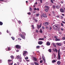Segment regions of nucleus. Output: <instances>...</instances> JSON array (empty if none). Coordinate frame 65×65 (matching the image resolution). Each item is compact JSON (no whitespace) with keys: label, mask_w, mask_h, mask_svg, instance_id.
Masks as SVG:
<instances>
[{"label":"nucleus","mask_w":65,"mask_h":65,"mask_svg":"<svg viewBox=\"0 0 65 65\" xmlns=\"http://www.w3.org/2000/svg\"><path fill=\"white\" fill-rule=\"evenodd\" d=\"M42 60H41L40 61V63H42Z\"/></svg>","instance_id":"nucleus-50"},{"label":"nucleus","mask_w":65,"mask_h":65,"mask_svg":"<svg viewBox=\"0 0 65 65\" xmlns=\"http://www.w3.org/2000/svg\"><path fill=\"white\" fill-rule=\"evenodd\" d=\"M59 7H60V6H56V8H57V9H59Z\"/></svg>","instance_id":"nucleus-26"},{"label":"nucleus","mask_w":65,"mask_h":65,"mask_svg":"<svg viewBox=\"0 0 65 65\" xmlns=\"http://www.w3.org/2000/svg\"><path fill=\"white\" fill-rule=\"evenodd\" d=\"M10 57L13 60V59H14V56H13V55H11V56Z\"/></svg>","instance_id":"nucleus-16"},{"label":"nucleus","mask_w":65,"mask_h":65,"mask_svg":"<svg viewBox=\"0 0 65 65\" xmlns=\"http://www.w3.org/2000/svg\"><path fill=\"white\" fill-rule=\"evenodd\" d=\"M48 23L47 22H45V23H43V25L44 26H47V25H48Z\"/></svg>","instance_id":"nucleus-8"},{"label":"nucleus","mask_w":65,"mask_h":65,"mask_svg":"<svg viewBox=\"0 0 65 65\" xmlns=\"http://www.w3.org/2000/svg\"><path fill=\"white\" fill-rule=\"evenodd\" d=\"M48 51L49 52V53H51L52 52V49H49L48 50Z\"/></svg>","instance_id":"nucleus-20"},{"label":"nucleus","mask_w":65,"mask_h":65,"mask_svg":"<svg viewBox=\"0 0 65 65\" xmlns=\"http://www.w3.org/2000/svg\"><path fill=\"white\" fill-rule=\"evenodd\" d=\"M52 62L53 63H54L55 62H56V61L55 60H52Z\"/></svg>","instance_id":"nucleus-24"},{"label":"nucleus","mask_w":65,"mask_h":65,"mask_svg":"<svg viewBox=\"0 0 65 65\" xmlns=\"http://www.w3.org/2000/svg\"><path fill=\"white\" fill-rule=\"evenodd\" d=\"M8 62H9V63L10 62H11V61H12V60H10V59H9L8 60Z\"/></svg>","instance_id":"nucleus-15"},{"label":"nucleus","mask_w":65,"mask_h":65,"mask_svg":"<svg viewBox=\"0 0 65 65\" xmlns=\"http://www.w3.org/2000/svg\"><path fill=\"white\" fill-rule=\"evenodd\" d=\"M19 35L21 37L23 35H22V34H19Z\"/></svg>","instance_id":"nucleus-51"},{"label":"nucleus","mask_w":65,"mask_h":65,"mask_svg":"<svg viewBox=\"0 0 65 65\" xmlns=\"http://www.w3.org/2000/svg\"><path fill=\"white\" fill-rule=\"evenodd\" d=\"M2 25H3V23L1 22L0 21V25H1V26H2Z\"/></svg>","instance_id":"nucleus-23"},{"label":"nucleus","mask_w":65,"mask_h":65,"mask_svg":"<svg viewBox=\"0 0 65 65\" xmlns=\"http://www.w3.org/2000/svg\"><path fill=\"white\" fill-rule=\"evenodd\" d=\"M27 13L28 14V15H31V14L30 12L29 13Z\"/></svg>","instance_id":"nucleus-35"},{"label":"nucleus","mask_w":65,"mask_h":65,"mask_svg":"<svg viewBox=\"0 0 65 65\" xmlns=\"http://www.w3.org/2000/svg\"><path fill=\"white\" fill-rule=\"evenodd\" d=\"M57 29L58 31H60V28H57Z\"/></svg>","instance_id":"nucleus-53"},{"label":"nucleus","mask_w":65,"mask_h":65,"mask_svg":"<svg viewBox=\"0 0 65 65\" xmlns=\"http://www.w3.org/2000/svg\"><path fill=\"white\" fill-rule=\"evenodd\" d=\"M38 32L39 31L37 30V29L36 30V33H38Z\"/></svg>","instance_id":"nucleus-42"},{"label":"nucleus","mask_w":65,"mask_h":65,"mask_svg":"<svg viewBox=\"0 0 65 65\" xmlns=\"http://www.w3.org/2000/svg\"><path fill=\"white\" fill-rule=\"evenodd\" d=\"M33 60L34 61H37V59L36 58L34 57Z\"/></svg>","instance_id":"nucleus-11"},{"label":"nucleus","mask_w":65,"mask_h":65,"mask_svg":"<svg viewBox=\"0 0 65 65\" xmlns=\"http://www.w3.org/2000/svg\"><path fill=\"white\" fill-rule=\"evenodd\" d=\"M61 25L62 26H63V24L62 23H61Z\"/></svg>","instance_id":"nucleus-48"},{"label":"nucleus","mask_w":65,"mask_h":65,"mask_svg":"<svg viewBox=\"0 0 65 65\" xmlns=\"http://www.w3.org/2000/svg\"><path fill=\"white\" fill-rule=\"evenodd\" d=\"M39 40H44V39L40 38L39 39Z\"/></svg>","instance_id":"nucleus-19"},{"label":"nucleus","mask_w":65,"mask_h":65,"mask_svg":"<svg viewBox=\"0 0 65 65\" xmlns=\"http://www.w3.org/2000/svg\"><path fill=\"white\" fill-rule=\"evenodd\" d=\"M40 0V2L41 3H42V0Z\"/></svg>","instance_id":"nucleus-54"},{"label":"nucleus","mask_w":65,"mask_h":65,"mask_svg":"<svg viewBox=\"0 0 65 65\" xmlns=\"http://www.w3.org/2000/svg\"><path fill=\"white\" fill-rule=\"evenodd\" d=\"M55 51L56 53H57L58 52V50H57L56 48H55Z\"/></svg>","instance_id":"nucleus-28"},{"label":"nucleus","mask_w":65,"mask_h":65,"mask_svg":"<svg viewBox=\"0 0 65 65\" xmlns=\"http://www.w3.org/2000/svg\"><path fill=\"white\" fill-rule=\"evenodd\" d=\"M56 44L57 45H58V46H61V44L60 43H56Z\"/></svg>","instance_id":"nucleus-10"},{"label":"nucleus","mask_w":65,"mask_h":65,"mask_svg":"<svg viewBox=\"0 0 65 65\" xmlns=\"http://www.w3.org/2000/svg\"><path fill=\"white\" fill-rule=\"evenodd\" d=\"M46 29H48V28L47 27H45Z\"/></svg>","instance_id":"nucleus-47"},{"label":"nucleus","mask_w":65,"mask_h":65,"mask_svg":"<svg viewBox=\"0 0 65 65\" xmlns=\"http://www.w3.org/2000/svg\"><path fill=\"white\" fill-rule=\"evenodd\" d=\"M25 60H27V59H28V57H26L25 58Z\"/></svg>","instance_id":"nucleus-40"},{"label":"nucleus","mask_w":65,"mask_h":65,"mask_svg":"<svg viewBox=\"0 0 65 65\" xmlns=\"http://www.w3.org/2000/svg\"><path fill=\"white\" fill-rule=\"evenodd\" d=\"M45 8H46L45 9V11L46 12H47L48 10H49V7L47 6H45Z\"/></svg>","instance_id":"nucleus-1"},{"label":"nucleus","mask_w":65,"mask_h":65,"mask_svg":"<svg viewBox=\"0 0 65 65\" xmlns=\"http://www.w3.org/2000/svg\"><path fill=\"white\" fill-rule=\"evenodd\" d=\"M16 52H19V50H16Z\"/></svg>","instance_id":"nucleus-63"},{"label":"nucleus","mask_w":65,"mask_h":65,"mask_svg":"<svg viewBox=\"0 0 65 65\" xmlns=\"http://www.w3.org/2000/svg\"><path fill=\"white\" fill-rule=\"evenodd\" d=\"M40 32L41 33H42V30L41 29H40Z\"/></svg>","instance_id":"nucleus-22"},{"label":"nucleus","mask_w":65,"mask_h":65,"mask_svg":"<svg viewBox=\"0 0 65 65\" xmlns=\"http://www.w3.org/2000/svg\"><path fill=\"white\" fill-rule=\"evenodd\" d=\"M60 12H61L63 13L64 12V10H63V9L62 8H60Z\"/></svg>","instance_id":"nucleus-7"},{"label":"nucleus","mask_w":65,"mask_h":65,"mask_svg":"<svg viewBox=\"0 0 65 65\" xmlns=\"http://www.w3.org/2000/svg\"><path fill=\"white\" fill-rule=\"evenodd\" d=\"M17 58L18 59H21V56L19 55L17 56Z\"/></svg>","instance_id":"nucleus-9"},{"label":"nucleus","mask_w":65,"mask_h":65,"mask_svg":"<svg viewBox=\"0 0 65 65\" xmlns=\"http://www.w3.org/2000/svg\"><path fill=\"white\" fill-rule=\"evenodd\" d=\"M31 65H34V63H31Z\"/></svg>","instance_id":"nucleus-62"},{"label":"nucleus","mask_w":65,"mask_h":65,"mask_svg":"<svg viewBox=\"0 0 65 65\" xmlns=\"http://www.w3.org/2000/svg\"><path fill=\"white\" fill-rule=\"evenodd\" d=\"M34 10H37V8H35L34 9Z\"/></svg>","instance_id":"nucleus-52"},{"label":"nucleus","mask_w":65,"mask_h":65,"mask_svg":"<svg viewBox=\"0 0 65 65\" xmlns=\"http://www.w3.org/2000/svg\"><path fill=\"white\" fill-rule=\"evenodd\" d=\"M42 43H43V42H42L41 41H39L38 42V44H39L41 45L42 44Z\"/></svg>","instance_id":"nucleus-6"},{"label":"nucleus","mask_w":65,"mask_h":65,"mask_svg":"<svg viewBox=\"0 0 65 65\" xmlns=\"http://www.w3.org/2000/svg\"><path fill=\"white\" fill-rule=\"evenodd\" d=\"M37 27L38 29H39V25H37Z\"/></svg>","instance_id":"nucleus-32"},{"label":"nucleus","mask_w":65,"mask_h":65,"mask_svg":"<svg viewBox=\"0 0 65 65\" xmlns=\"http://www.w3.org/2000/svg\"><path fill=\"white\" fill-rule=\"evenodd\" d=\"M51 2L52 3L54 4V2H53V0H51Z\"/></svg>","instance_id":"nucleus-34"},{"label":"nucleus","mask_w":65,"mask_h":65,"mask_svg":"<svg viewBox=\"0 0 65 65\" xmlns=\"http://www.w3.org/2000/svg\"><path fill=\"white\" fill-rule=\"evenodd\" d=\"M35 6H36V5L34 4V5L33 6V7H35Z\"/></svg>","instance_id":"nucleus-64"},{"label":"nucleus","mask_w":65,"mask_h":65,"mask_svg":"<svg viewBox=\"0 0 65 65\" xmlns=\"http://www.w3.org/2000/svg\"><path fill=\"white\" fill-rule=\"evenodd\" d=\"M62 39L63 40H65V37H63L62 38Z\"/></svg>","instance_id":"nucleus-38"},{"label":"nucleus","mask_w":65,"mask_h":65,"mask_svg":"<svg viewBox=\"0 0 65 65\" xmlns=\"http://www.w3.org/2000/svg\"><path fill=\"white\" fill-rule=\"evenodd\" d=\"M60 61H58L57 62V63L58 65H60Z\"/></svg>","instance_id":"nucleus-21"},{"label":"nucleus","mask_w":65,"mask_h":65,"mask_svg":"<svg viewBox=\"0 0 65 65\" xmlns=\"http://www.w3.org/2000/svg\"><path fill=\"white\" fill-rule=\"evenodd\" d=\"M34 4H35V5H36V4H37V2L35 3Z\"/></svg>","instance_id":"nucleus-56"},{"label":"nucleus","mask_w":65,"mask_h":65,"mask_svg":"<svg viewBox=\"0 0 65 65\" xmlns=\"http://www.w3.org/2000/svg\"><path fill=\"white\" fill-rule=\"evenodd\" d=\"M52 13H53V14L54 15H55V13H54V11H52Z\"/></svg>","instance_id":"nucleus-45"},{"label":"nucleus","mask_w":65,"mask_h":65,"mask_svg":"<svg viewBox=\"0 0 65 65\" xmlns=\"http://www.w3.org/2000/svg\"><path fill=\"white\" fill-rule=\"evenodd\" d=\"M55 40L56 41H60V39H57V38H55Z\"/></svg>","instance_id":"nucleus-13"},{"label":"nucleus","mask_w":65,"mask_h":65,"mask_svg":"<svg viewBox=\"0 0 65 65\" xmlns=\"http://www.w3.org/2000/svg\"><path fill=\"white\" fill-rule=\"evenodd\" d=\"M61 19H63V16H61Z\"/></svg>","instance_id":"nucleus-59"},{"label":"nucleus","mask_w":65,"mask_h":65,"mask_svg":"<svg viewBox=\"0 0 65 65\" xmlns=\"http://www.w3.org/2000/svg\"><path fill=\"white\" fill-rule=\"evenodd\" d=\"M11 38H12V39H13V40H14V39H15L14 38V37H11Z\"/></svg>","instance_id":"nucleus-37"},{"label":"nucleus","mask_w":65,"mask_h":65,"mask_svg":"<svg viewBox=\"0 0 65 65\" xmlns=\"http://www.w3.org/2000/svg\"><path fill=\"white\" fill-rule=\"evenodd\" d=\"M40 47V46H36V48H39Z\"/></svg>","instance_id":"nucleus-39"},{"label":"nucleus","mask_w":65,"mask_h":65,"mask_svg":"<svg viewBox=\"0 0 65 65\" xmlns=\"http://www.w3.org/2000/svg\"><path fill=\"white\" fill-rule=\"evenodd\" d=\"M21 37L24 39H25V36L23 35Z\"/></svg>","instance_id":"nucleus-14"},{"label":"nucleus","mask_w":65,"mask_h":65,"mask_svg":"<svg viewBox=\"0 0 65 65\" xmlns=\"http://www.w3.org/2000/svg\"><path fill=\"white\" fill-rule=\"evenodd\" d=\"M32 27V29H35V27H34V26L33 25H32L31 26Z\"/></svg>","instance_id":"nucleus-29"},{"label":"nucleus","mask_w":65,"mask_h":65,"mask_svg":"<svg viewBox=\"0 0 65 65\" xmlns=\"http://www.w3.org/2000/svg\"><path fill=\"white\" fill-rule=\"evenodd\" d=\"M53 28L54 30H56L58 28V26L56 25H54L53 26Z\"/></svg>","instance_id":"nucleus-3"},{"label":"nucleus","mask_w":65,"mask_h":65,"mask_svg":"<svg viewBox=\"0 0 65 65\" xmlns=\"http://www.w3.org/2000/svg\"><path fill=\"white\" fill-rule=\"evenodd\" d=\"M19 31H20V32H22V31L21 30V28H19Z\"/></svg>","instance_id":"nucleus-46"},{"label":"nucleus","mask_w":65,"mask_h":65,"mask_svg":"<svg viewBox=\"0 0 65 65\" xmlns=\"http://www.w3.org/2000/svg\"><path fill=\"white\" fill-rule=\"evenodd\" d=\"M18 22H19V24H20V23H21V22L20 21H18Z\"/></svg>","instance_id":"nucleus-49"},{"label":"nucleus","mask_w":65,"mask_h":65,"mask_svg":"<svg viewBox=\"0 0 65 65\" xmlns=\"http://www.w3.org/2000/svg\"><path fill=\"white\" fill-rule=\"evenodd\" d=\"M8 51H10V48L9 47H8Z\"/></svg>","instance_id":"nucleus-43"},{"label":"nucleus","mask_w":65,"mask_h":65,"mask_svg":"<svg viewBox=\"0 0 65 65\" xmlns=\"http://www.w3.org/2000/svg\"><path fill=\"white\" fill-rule=\"evenodd\" d=\"M27 53V52L26 51H24L23 52V55L25 57L26 56V54Z\"/></svg>","instance_id":"nucleus-4"},{"label":"nucleus","mask_w":65,"mask_h":65,"mask_svg":"<svg viewBox=\"0 0 65 65\" xmlns=\"http://www.w3.org/2000/svg\"><path fill=\"white\" fill-rule=\"evenodd\" d=\"M52 26H51L50 27V29L49 30H52Z\"/></svg>","instance_id":"nucleus-36"},{"label":"nucleus","mask_w":65,"mask_h":65,"mask_svg":"<svg viewBox=\"0 0 65 65\" xmlns=\"http://www.w3.org/2000/svg\"><path fill=\"white\" fill-rule=\"evenodd\" d=\"M62 22L63 23V24H65V22L64 21H62Z\"/></svg>","instance_id":"nucleus-57"},{"label":"nucleus","mask_w":65,"mask_h":65,"mask_svg":"<svg viewBox=\"0 0 65 65\" xmlns=\"http://www.w3.org/2000/svg\"><path fill=\"white\" fill-rule=\"evenodd\" d=\"M53 45L54 47H56V45L55 44H53Z\"/></svg>","instance_id":"nucleus-41"},{"label":"nucleus","mask_w":65,"mask_h":65,"mask_svg":"<svg viewBox=\"0 0 65 65\" xmlns=\"http://www.w3.org/2000/svg\"><path fill=\"white\" fill-rule=\"evenodd\" d=\"M15 47L17 49H20V48H21V46L18 45H16Z\"/></svg>","instance_id":"nucleus-5"},{"label":"nucleus","mask_w":65,"mask_h":65,"mask_svg":"<svg viewBox=\"0 0 65 65\" xmlns=\"http://www.w3.org/2000/svg\"><path fill=\"white\" fill-rule=\"evenodd\" d=\"M35 12H36V11H34V12H33V13H35Z\"/></svg>","instance_id":"nucleus-61"},{"label":"nucleus","mask_w":65,"mask_h":65,"mask_svg":"<svg viewBox=\"0 0 65 65\" xmlns=\"http://www.w3.org/2000/svg\"><path fill=\"white\" fill-rule=\"evenodd\" d=\"M13 64V61H12V63H9V65H12Z\"/></svg>","instance_id":"nucleus-27"},{"label":"nucleus","mask_w":65,"mask_h":65,"mask_svg":"<svg viewBox=\"0 0 65 65\" xmlns=\"http://www.w3.org/2000/svg\"><path fill=\"white\" fill-rule=\"evenodd\" d=\"M60 50L59 49L58 51V60H60Z\"/></svg>","instance_id":"nucleus-2"},{"label":"nucleus","mask_w":65,"mask_h":65,"mask_svg":"<svg viewBox=\"0 0 65 65\" xmlns=\"http://www.w3.org/2000/svg\"><path fill=\"white\" fill-rule=\"evenodd\" d=\"M41 25H42V24H41V23L39 26V28H41Z\"/></svg>","instance_id":"nucleus-31"},{"label":"nucleus","mask_w":65,"mask_h":65,"mask_svg":"<svg viewBox=\"0 0 65 65\" xmlns=\"http://www.w3.org/2000/svg\"><path fill=\"white\" fill-rule=\"evenodd\" d=\"M42 58L43 60L44 61L45 63V59H44V57H42Z\"/></svg>","instance_id":"nucleus-18"},{"label":"nucleus","mask_w":65,"mask_h":65,"mask_svg":"<svg viewBox=\"0 0 65 65\" xmlns=\"http://www.w3.org/2000/svg\"><path fill=\"white\" fill-rule=\"evenodd\" d=\"M35 22H38V20H35Z\"/></svg>","instance_id":"nucleus-60"},{"label":"nucleus","mask_w":65,"mask_h":65,"mask_svg":"<svg viewBox=\"0 0 65 65\" xmlns=\"http://www.w3.org/2000/svg\"><path fill=\"white\" fill-rule=\"evenodd\" d=\"M42 16L44 18H47V16H46V15H45V14H43Z\"/></svg>","instance_id":"nucleus-12"},{"label":"nucleus","mask_w":65,"mask_h":65,"mask_svg":"<svg viewBox=\"0 0 65 65\" xmlns=\"http://www.w3.org/2000/svg\"><path fill=\"white\" fill-rule=\"evenodd\" d=\"M52 8L54 9H56V6L54 5H53L52 6Z\"/></svg>","instance_id":"nucleus-17"},{"label":"nucleus","mask_w":65,"mask_h":65,"mask_svg":"<svg viewBox=\"0 0 65 65\" xmlns=\"http://www.w3.org/2000/svg\"><path fill=\"white\" fill-rule=\"evenodd\" d=\"M42 28L43 29H45V27H44V26H43Z\"/></svg>","instance_id":"nucleus-58"},{"label":"nucleus","mask_w":65,"mask_h":65,"mask_svg":"<svg viewBox=\"0 0 65 65\" xmlns=\"http://www.w3.org/2000/svg\"><path fill=\"white\" fill-rule=\"evenodd\" d=\"M47 45H50V43L49 42H47Z\"/></svg>","instance_id":"nucleus-25"},{"label":"nucleus","mask_w":65,"mask_h":65,"mask_svg":"<svg viewBox=\"0 0 65 65\" xmlns=\"http://www.w3.org/2000/svg\"><path fill=\"white\" fill-rule=\"evenodd\" d=\"M30 9H29V11H31V10H32V9L31 8V7L29 8Z\"/></svg>","instance_id":"nucleus-44"},{"label":"nucleus","mask_w":65,"mask_h":65,"mask_svg":"<svg viewBox=\"0 0 65 65\" xmlns=\"http://www.w3.org/2000/svg\"><path fill=\"white\" fill-rule=\"evenodd\" d=\"M39 14H36V16L37 17H39Z\"/></svg>","instance_id":"nucleus-33"},{"label":"nucleus","mask_w":65,"mask_h":65,"mask_svg":"<svg viewBox=\"0 0 65 65\" xmlns=\"http://www.w3.org/2000/svg\"><path fill=\"white\" fill-rule=\"evenodd\" d=\"M23 35H26V33H23Z\"/></svg>","instance_id":"nucleus-55"},{"label":"nucleus","mask_w":65,"mask_h":65,"mask_svg":"<svg viewBox=\"0 0 65 65\" xmlns=\"http://www.w3.org/2000/svg\"><path fill=\"white\" fill-rule=\"evenodd\" d=\"M34 63L36 65H38V63H37L36 62H35Z\"/></svg>","instance_id":"nucleus-30"}]
</instances>
